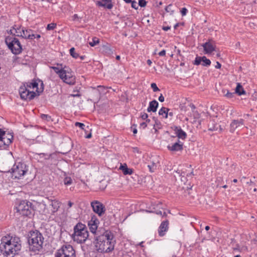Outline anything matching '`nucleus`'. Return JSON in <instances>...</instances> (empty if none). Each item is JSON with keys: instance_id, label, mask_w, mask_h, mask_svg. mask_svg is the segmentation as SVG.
<instances>
[{"instance_id": "1", "label": "nucleus", "mask_w": 257, "mask_h": 257, "mask_svg": "<svg viewBox=\"0 0 257 257\" xmlns=\"http://www.w3.org/2000/svg\"><path fill=\"white\" fill-rule=\"evenodd\" d=\"M1 241L0 250L5 256H13L18 254L21 249V241L19 237L5 236L2 237Z\"/></svg>"}, {"instance_id": "2", "label": "nucleus", "mask_w": 257, "mask_h": 257, "mask_svg": "<svg viewBox=\"0 0 257 257\" xmlns=\"http://www.w3.org/2000/svg\"><path fill=\"white\" fill-rule=\"evenodd\" d=\"M96 240V249L101 253L111 252L116 243L113 234L109 230H106L102 234L98 236Z\"/></svg>"}, {"instance_id": "3", "label": "nucleus", "mask_w": 257, "mask_h": 257, "mask_svg": "<svg viewBox=\"0 0 257 257\" xmlns=\"http://www.w3.org/2000/svg\"><path fill=\"white\" fill-rule=\"evenodd\" d=\"M44 240L43 235L39 230L31 231L28 239L30 250L36 254L41 252L43 248Z\"/></svg>"}, {"instance_id": "4", "label": "nucleus", "mask_w": 257, "mask_h": 257, "mask_svg": "<svg viewBox=\"0 0 257 257\" xmlns=\"http://www.w3.org/2000/svg\"><path fill=\"white\" fill-rule=\"evenodd\" d=\"M88 231L86 225L78 223L74 227V233L72 235L73 240L78 243H84L88 237Z\"/></svg>"}, {"instance_id": "5", "label": "nucleus", "mask_w": 257, "mask_h": 257, "mask_svg": "<svg viewBox=\"0 0 257 257\" xmlns=\"http://www.w3.org/2000/svg\"><path fill=\"white\" fill-rule=\"evenodd\" d=\"M5 42L14 54L18 55L22 52V46L18 39L13 36H8L5 39Z\"/></svg>"}, {"instance_id": "6", "label": "nucleus", "mask_w": 257, "mask_h": 257, "mask_svg": "<svg viewBox=\"0 0 257 257\" xmlns=\"http://www.w3.org/2000/svg\"><path fill=\"white\" fill-rule=\"evenodd\" d=\"M16 209L17 213L25 216L33 215L34 212L32 203L27 200L21 201L16 207Z\"/></svg>"}, {"instance_id": "7", "label": "nucleus", "mask_w": 257, "mask_h": 257, "mask_svg": "<svg viewBox=\"0 0 257 257\" xmlns=\"http://www.w3.org/2000/svg\"><path fill=\"white\" fill-rule=\"evenodd\" d=\"M11 170L12 177L20 179L27 173L28 167L25 163L18 162L14 164Z\"/></svg>"}, {"instance_id": "8", "label": "nucleus", "mask_w": 257, "mask_h": 257, "mask_svg": "<svg viewBox=\"0 0 257 257\" xmlns=\"http://www.w3.org/2000/svg\"><path fill=\"white\" fill-rule=\"evenodd\" d=\"M55 256V257H75V252L71 245H63L57 251Z\"/></svg>"}, {"instance_id": "9", "label": "nucleus", "mask_w": 257, "mask_h": 257, "mask_svg": "<svg viewBox=\"0 0 257 257\" xmlns=\"http://www.w3.org/2000/svg\"><path fill=\"white\" fill-rule=\"evenodd\" d=\"M59 78L65 83L69 85H74L75 83V77L72 74L71 69L67 67Z\"/></svg>"}, {"instance_id": "10", "label": "nucleus", "mask_w": 257, "mask_h": 257, "mask_svg": "<svg viewBox=\"0 0 257 257\" xmlns=\"http://www.w3.org/2000/svg\"><path fill=\"white\" fill-rule=\"evenodd\" d=\"M13 136L10 133H6L5 131H0V147L6 149L12 143Z\"/></svg>"}, {"instance_id": "11", "label": "nucleus", "mask_w": 257, "mask_h": 257, "mask_svg": "<svg viewBox=\"0 0 257 257\" xmlns=\"http://www.w3.org/2000/svg\"><path fill=\"white\" fill-rule=\"evenodd\" d=\"M19 94L20 97L22 99L31 100L33 99L36 95V93L33 91H31L30 89L22 85L19 88Z\"/></svg>"}, {"instance_id": "12", "label": "nucleus", "mask_w": 257, "mask_h": 257, "mask_svg": "<svg viewBox=\"0 0 257 257\" xmlns=\"http://www.w3.org/2000/svg\"><path fill=\"white\" fill-rule=\"evenodd\" d=\"M91 206L93 211L97 213L99 216H102L105 211L104 205L98 201H93L91 203Z\"/></svg>"}, {"instance_id": "13", "label": "nucleus", "mask_w": 257, "mask_h": 257, "mask_svg": "<svg viewBox=\"0 0 257 257\" xmlns=\"http://www.w3.org/2000/svg\"><path fill=\"white\" fill-rule=\"evenodd\" d=\"M205 54H210L215 50L216 48L215 43L212 40H209L208 42L202 45Z\"/></svg>"}, {"instance_id": "14", "label": "nucleus", "mask_w": 257, "mask_h": 257, "mask_svg": "<svg viewBox=\"0 0 257 257\" xmlns=\"http://www.w3.org/2000/svg\"><path fill=\"white\" fill-rule=\"evenodd\" d=\"M244 119H233L230 124V132L233 133L237 129L241 128L244 125Z\"/></svg>"}, {"instance_id": "15", "label": "nucleus", "mask_w": 257, "mask_h": 257, "mask_svg": "<svg viewBox=\"0 0 257 257\" xmlns=\"http://www.w3.org/2000/svg\"><path fill=\"white\" fill-rule=\"evenodd\" d=\"M193 64L195 65H199L201 64L203 66L208 67L210 65L211 61L205 56H197Z\"/></svg>"}, {"instance_id": "16", "label": "nucleus", "mask_w": 257, "mask_h": 257, "mask_svg": "<svg viewBox=\"0 0 257 257\" xmlns=\"http://www.w3.org/2000/svg\"><path fill=\"white\" fill-rule=\"evenodd\" d=\"M22 31L23 34L21 33L20 34H17V36L21 37L23 38L33 40L34 39L35 34H33V31L31 29H25L24 28H22Z\"/></svg>"}, {"instance_id": "17", "label": "nucleus", "mask_w": 257, "mask_h": 257, "mask_svg": "<svg viewBox=\"0 0 257 257\" xmlns=\"http://www.w3.org/2000/svg\"><path fill=\"white\" fill-rule=\"evenodd\" d=\"M98 222V220L95 216H92L91 219L88 221V225L89 226V229L92 233H96Z\"/></svg>"}, {"instance_id": "18", "label": "nucleus", "mask_w": 257, "mask_h": 257, "mask_svg": "<svg viewBox=\"0 0 257 257\" xmlns=\"http://www.w3.org/2000/svg\"><path fill=\"white\" fill-rule=\"evenodd\" d=\"M168 229L169 221L166 220L162 221L158 228L159 235L160 236H163L165 234L166 232L168 231Z\"/></svg>"}, {"instance_id": "19", "label": "nucleus", "mask_w": 257, "mask_h": 257, "mask_svg": "<svg viewBox=\"0 0 257 257\" xmlns=\"http://www.w3.org/2000/svg\"><path fill=\"white\" fill-rule=\"evenodd\" d=\"M112 0H101L98 1L96 2L97 6L99 7H103L107 9L110 10L113 7L112 4Z\"/></svg>"}, {"instance_id": "20", "label": "nucleus", "mask_w": 257, "mask_h": 257, "mask_svg": "<svg viewBox=\"0 0 257 257\" xmlns=\"http://www.w3.org/2000/svg\"><path fill=\"white\" fill-rule=\"evenodd\" d=\"M168 149L171 151H182L183 149V143H181L179 140H178L177 142L173 144L172 146H168Z\"/></svg>"}, {"instance_id": "21", "label": "nucleus", "mask_w": 257, "mask_h": 257, "mask_svg": "<svg viewBox=\"0 0 257 257\" xmlns=\"http://www.w3.org/2000/svg\"><path fill=\"white\" fill-rule=\"evenodd\" d=\"M57 66H50V68L53 69L55 72L60 77V75H61L63 71L66 69L67 66H63L62 64L57 63Z\"/></svg>"}, {"instance_id": "22", "label": "nucleus", "mask_w": 257, "mask_h": 257, "mask_svg": "<svg viewBox=\"0 0 257 257\" xmlns=\"http://www.w3.org/2000/svg\"><path fill=\"white\" fill-rule=\"evenodd\" d=\"M174 131L179 139L184 140L187 137L186 133L183 131L180 126H175Z\"/></svg>"}, {"instance_id": "23", "label": "nucleus", "mask_w": 257, "mask_h": 257, "mask_svg": "<svg viewBox=\"0 0 257 257\" xmlns=\"http://www.w3.org/2000/svg\"><path fill=\"white\" fill-rule=\"evenodd\" d=\"M158 105L159 103L156 100H154L150 102L149 107L147 108L148 112H156L158 107Z\"/></svg>"}, {"instance_id": "24", "label": "nucleus", "mask_w": 257, "mask_h": 257, "mask_svg": "<svg viewBox=\"0 0 257 257\" xmlns=\"http://www.w3.org/2000/svg\"><path fill=\"white\" fill-rule=\"evenodd\" d=\"M50 205L52 206L51 211L52 213L56 212L60 208V202L56 200H51Z\"/></svg>"}, {"instance_id": "25", "label": "nucleus", "mask_w": 257, "mask_h": 257, "mask_svg": "<svg viewBox=\"0 0 257 257\" xmlns=\"http://www.w3.org/2000/svg\"><path fill=\"white\" fill-rule=\"evenodd\" d=\"M101 52L106 56H110L113 54V50L108 45H104L102 46Z\"/></svg>"}, {"instance_id": "26", "label": "nucleus", "mask_w": 257, "mask_h": 257, "mask_svg": "<svg viewBox=\"0 0 257 257\" xmlns=\"http://www.w3.org/2000/svg\"><path fill=\"white\" fill-rule=\"evenodd\" d=\"M119 169L122 171L123 174L125 175H131L133 173V170L127 168V165L125 164H124L123 165L121 164Z\"/></svg>"}, {"instance_id": "27", "label": "nucleus", "mask_w": 257, "mask_h": 257, "mask_svg": "<svg viewBox=\"0 0 257 257\" xmlns=\"http://www.w3.org/2000/svg\"><path fill=\"white\" fill-rule=\"evenodd\" d=\"M55 154H45V153H39L36 154L35 156L37 159L38 158H44L46 160L49 159L50 158H53V156H55Z\"/></svg>"}, {"instance_id": "28", "label": "nucleus", "mask_w": 257, "mask_h": 257, "mask_svg": "<svg viewBox=\"0 0 257 257\" xmlns=\"http://www.w3.org/2000/svg\"><path fill=\"white\" fill-rule=\"evenodd\" d=\"M235 93L237 94L239 96L245 94V91L243 89L240 83H238L237 84V86L235 90Z\"/></svg>"}, {"instance_id": "29", "label": "nucleus", "mask_w": 257, "mask_h": 257, "mask_svg": "<svg viewBox=\"0 0 257 257\" xmlns=\"http://www.w3.org/2000/svg\"><path fill=\"white\" fill-rule=\"evenodd\" d=\"M220 127L217 123H215L214 120H211L208 124V130L209 131H216Z\"/></svg>"}, {"instance_id": "30", "label": "nucleus", "mask_w": 257, "mask_h": 257, "mask_svg": "<svg viewBox=\"0 0 257 257\" xmlns=\"http://www.w3.org/2000/svg\"><path fill=\"white\" fill-rule=\"evenodd\" d=\"M169 111V108L162 107L159 111V114L164 116V117L166 118L168 117V111Z\"/></svg>"}, {"instance_id": "31", "label": "nucleus", "mask_w": 257, "mask_h": 257, "mask_svg": "<svg viewBox=\"0 0 257 257\" xmlns=\"http://www.w3.org/2000/svg\"><path fill=\"white\" fill-rule=\"evenodd\" d=\"M99 43V40L98 38L96 37H94L92 38V41H90L89 42V44L91 47H94L96 44H98Z\"/></svg>"}, {"instance_id": "32", "label": "nucleus", "mask_w": 257, "mask_h": 257, "mask_svg": "<svg viewBox=\"0 0 257 257\" xmlns=\"http://www.w3.org/2000/svg\"><path fill=\"white\" fill-rule=\"evenodd\" d=\"M157 164L155 163L152 162L151 164L148 165V167L149 168L150 171L151 172H154L155 170H156L157 168Z\"/></svg>"}, {"instance_id": "33", "label": "nucleus", "mask_w": 257, "mask_h": 257, "mask_svg": "<svg viewBox=\"0 0 257 257\" xmlns=\"http://www.w3.org/2000/svg\"><path fill=\"white\" fill-rule=\"evenodd\" d=\"M69 52H70V54L71 55V56L74 58H77L79 57V54L75 52V48H71L70 50H69Z\"/></svg>"}, {"instance_id": "34", "label": "nucleus", "mask_w": 257, "mask_h": 257, "mask_svg": "<svg viewBox=\"0 0 257 257\" xmlns=\"http://www.w3.org/2000/svg\"><path fill=\"white\" fill-rule=\"evenodd\" d=\"M72 183V180L70 177H65L64 179V184L65 185H69Z\"/></svg>"}, {"instance_id": "35", "label": "nucleus", "mask_w": 257, "mask_h": 257, "mask_svg": "<svg viewBox=\"0 0 257 257\" xmlns=\"http://www.w3.org/2000/svg\"><path fill=\"white\" fill-rule=\"evenodd\" d=\"M41 117L42 119L46 120L47 121H49L52 120L51 117L48 114H42L41 115Z\"/></svg>"}, {"instance_id": "36", "label": "nucleus", "mask_w": 257, "mask_h": 257, "mask_svg": "<svg viewBox=\"0 0 257 257\" xmlns=\"http://www.w3.org/2000/svg\"><path fill=\"white\" fill-rule=\"evenodd\" d=\"M22 29L21 27H17V26L15 25L14 27H13V30L15 31L16 36H17V34H20L22 33L23 34Z\"/></svg>"}, {"instance_id": "37", "label": "nucleus", "mask_w": 257, "mask_h": 257, "mask_svg": "<svg viewBox=\"0 0 257 257\" xmlns=\"http://www.w3.org/2000/svg\"><path fill=\"white\" fill-rule=\"evenodd\" d=\"M56 27V24L52 23L48 24L47 25L46 29L47 30L50 31V30H54Z\"/></svg>"}, {"instance_id": "38", "label": "nucleus", "mask_w": 257, "mask_h": 257, "mask_svg": "<svg viewBox=\"0 0 257 257\" xmlns=\"http://www.w3.org/2000/svg\"><path fill=\"white\" fill-rule=\"evenodd\" d=\"M235 94V92H229L228 91H227V93L224 94V96L227 98H231L234 96Z\"/></svg>"}, {"instance_id": "39", "label": "nucleus", "mask_w": 257, "mask_h": 257, "mask_svg": "<svg viewBox=\"0 0 257 257\" xmlns=\"http://www.w3.org/2000/svg\"><path fill=\"white\" fill-rule=\"evenodd\" d=\"M172 5H169L168 6H167L165 8V10L167 12H170L171 14H173L174 12V11L172 9Z\"/></svg>"}, {"instance_id": "40", "label": "nucleus", "mask_w": 257, "mask_h": 257, "mask_svg": "<svg viewBox=\"0 0 257 257\" xmlns=\"http://www.w3.org/2000/svg\"><path fill=\"white\" fill-rule=\"evenodd\" d=\"M151 87L153 89L154 92H156L160 90L156 84L155 83H152L151 84Z\"/></svg>"}, {"instance_id": "41", "label": "nucleus", "mask_w": 257, "mask_h": 257, "mask_svg": "<svg viewBox=\"0 0 257 257\" xmlns=\"http://www.w3.org/2000/svg\"><path fill=\"white\" fill-rule=\"evenodd\" d=\"M147 2L145 0H139L138 5L141 7H144L146 5Z\"/></svg>"}, {"instance_id": "42", "label": "nucleus", "mask_w": 257, "mask_h": 257, "mask_svg": "<svg viewBox=\"0 0 257 257\" xmlns=\"http://www.w3.org/2000/svg\"><path fill=\"white\" fill-rule=\"evenodd\" d=\"M81 19V18H79L77 14H74L72 16V20L73 21H78L80 22Z\"/></svg>"}, {"instance_id": "43", "label": "nucleus", "mask_w": 257, "mask_h": 257, "mask_svg": "<svg viewBox=\"0 0 257 257\" xmlns=\"http://www.w3.org/2000/svg\"><path fill=\"white\" fill-rule=\"evenodd\" d=\"M131 3H132V7L136 10H137L138 8V4L137 3L134 1H132Z\"/></svg>"}, {"instance_id": "44", "label": "nucleus", "mask_w": 257, "mask_h": 257, "mask_svg": "<svg viewBox=\"0 0 257 257\" xmlns=\"http://www.w3.org/2000/svg\"><path fill=\"white\" fill-rule=\"evenodd\" d=\"M188 12V10L186 8H183L181 10V13L183 16H185Z\"/></svg>"}, {"instance_id": "45", "label": "nucleus", "mask_w": 257, "mask_h": 257, "mask_svg": "<svg viewBox=\"0 0 257 257\" xmlns=\"http://www.w3.org/2000/svg\"><path fill=\"white\" fill-rule=\"evenodd\" d=\"M30 85H32V89H34L35 88H37V89H38V84L36 81L32 82V83H31Z\"/></svg>"}, {"instance_id": "46", "label": "nucleus", "mask_w": 257, "mask_h": 257, "mask_svg": "<svg viewBox=\"0 0 257 257\" xmlns=\"http://www.w3.org/2000/svg\"><path fill=\"white\" fill-rule=\"evenodd\" d=\"M75 125L76 126L80 127L82 129H84V127L85 126V125L83 123L79 122H76L75 123Z\"/></svg>"}, {"instance_id": "47", "label": "nucleus", "mask_w": 257, "mask_h": 257, "mask_svg": "<svg viewBox=\"0 0 257 257\" xmlns=\"http://www.w3.org/2000/svg\"><path fill=\"white\" fill-rule=\"evenodd\" d=\"M43 83L42 82L41 83V88H40V90H37V92L38 93V95H39L40 93L43 91L44 90V86H43Z\"/></svg>"}, {"instance_id": "48", "label": "nucleus", "mask_w": 257, "mask_h": 257, "mask_svg": "<svg viewBox=\"0 0 257 257\" xmlns=\"http://www.w3.org/2000/svg\"><path fill=\"white\" fill-rule=\"evenodd\" d=\"M31 82H27V83H26L25 84H24L23 85L25 86L27 89H31L32 88V85H30Z\"/></svg>"}, {"instance_id": "49", "label": "nucleus", "mask_w": 257, "mask_h": 257, "mask_svg": "<svg viewBox=\"0 0 257 257\" xmlns=\"http://www.w3.org/2000/svg\"><path fill=\"white\" fill-rule=\"evenodd\" d=\"M76 92V93L72 94L70 95V96L72 97H80L81 96V94L79 93V92L77 91H74V92Z\"/></svg>"}, {"instance_id": "50", "label": "nucleus", "mask_w": 257, "mask_h": 257, "mask_svg": "<svg viewBox=\"0 0 257 257\" xmlns=\"http://www.w3.org/2000/svg\"><path fill=\"white\" fill-rule=\"evenodd\" d=\"M141 117L143 119L145 120L148 118V115L146 113L144 112L141 114Z\"/></svg>"}, {"instance_id": "51", "label": "nucleus", "mask_w": 257, "mask_h": 257, "mask_svg": "<svg viewBox=\"0 0 257 257\" xmlns=\"http://www.w3.org/2000/svg\"><path fill=\"white\" fill-rule=\"evenodd\" d=\"M166 55V51L165 50H162L159 53V55L160 56H164Z\"/></svg>"}, {"instance_id": "52", "label": "nucleus", "mask_w": 257, "mask_h": 257, "mask_svg": "<svg viewBox=\"0 0 257 257\" xmlns=\"http://www.w3.org/2000/svg\"><path fill=\"white\" fill-rule=\"evenodd\" d=\"M147 126L146 122H143L140 124V126L143 129L145 128Z\"/></svg>"}, {"instance_id": "53", "label": "nucleus", "mask_w": 257, "mask_h": 257, "mask_svg": "<svg viewBox=\"0 0 257 257\" xmlns=\"http://www.w3.org/2000/svg\"><path fill=\"white\" fill-rule=\"evenodd\" d=\"M101 254L99 253L94 252L92 254L91 257H101Z\"/></svg>"}, {"instance_id": "54", "label": "nucleus", "mask_w": 257, "mask_h": 257, "mask_svg": "<svg viewBox=\"0 0 257 257\" xmlns=\"http://www.w3.org/2000/svg\"><path fill=\"white\" fill-rule=\"evenodd\" d=\"M159 100L160 102H163L164 101V97L162 94H161L160 96L159 97Z\"/></svg>"}, {"instance_id": "55", "label": "nucleus", "mask_w": 257, "mask_h": 257, "mask_svg": "<svg viewBox=\"0 0 257 257\" xmlns=\"http://www.w3.org/2000/svg\"><path fill=\"white\" fill-rule=\"evenodd\" d=\"M221 64L218 62H216V65H215V67L217 69H219L221 68Z\"/></svg>"}, {"instance_id": "56", "label": "nucleus", "mask_w": 257, "mask_h": 257, "mask_svg": "<svg viewBox=\"0 0 257 257\" xmlns=\"http://www.w3.org/2000/svg\"><path fill=\"white\" fill-rule=\"evenodd\" d=\"M162 29L164 30L165 31H167L170 29V27L169 26H164L162 28Z\"/></svg>"}, {"instance_id": "57", "label": "nucleus", "mask_w": 257, "mask_h": 257, "mask_svg": "<svg viewBox=\"0 0 257 257\" xmlns=\"http://www.w3.org/2000/svg\"><path fill=\"white\" fill-rule=\"evenodd\" d=\"M14 30H13V29L12 30L11 29V30H10V33L11 34H12V35H13V36H13V37H14V36H16V34H15V33H14V32H13V31H14Z\"/></svg>"}, {"instance_id": "58", "label": "nucleus", "mask_w": 257, "mask_h": 257, "mask_svg": "<svg viewBox=\"0 0 257 257\" xmlns=\"http://www.w3.org/2000/svg\"><path fill=\"white\" fill-rule=\"evenodd\" d=\"M73 203H72L71 201H69L68 203V205L69 206V208L71 207L73 205Z\"/></svg>"}, {"instance_id": "59", "label": "nucleus", "mask_w": 257, "mask_h": 257, "mask_svg": "<svg viewBox=\"0 0 257 257\" xmlns=\"http://www.w3.org/2000/svg\"><path fill=\"white\" fill-rule=\"evenodd\" d=\"M156 213L158 215H162V212L160 210L156 211Z\"/></svg>"}, {"instance_id": "60", "label": "nucleus", "mask_w": 257, "mask_h": 257, "mask_svg": "<svg viewBox=\"0 0 257 257\" xmlns=\"http://www.w3.org/2000/svg\"><path fill=\"white\" fill-rule=\"evenodd\" d=\"M147 63L148 65H149V66H151V64H152V62L151 60H150V59H148V60L147 61Z\"/></svg>"}, {"instance_id": "61", "label": "nucleus", "mask_w": 257, "mask_h": 257, "mask_svg": "<svg viewBox=\"0 0 257 257\" xmlns=\"http://www.w3.org/2000/svg\"><path fill=\"white\" fill-rule=\"evenodd\" d=\"M169 115L170 116H173L174 115V113L173 112H169L168 111V116Z\"/></svg>"}, {"instance_id": "62", "label": "nucleus", "mask_w": 257, "mask_h": 257, "mask_svg": "<svg viewBox=\"0 0 257 257\" xmlns=\"http://www.w3.org/2000/svg\"><path fill=\"white\" fill-rule=\"evenodd\" d=\"M41 37V36L39 34H37V35H35V37H34V39L35 38H36V39H39Z\"/></svg>"}, {"instance_id": "63", "label": "nucleus", "mask_w": 257, "mask_h": 257, "mask_svg": "<svg viewBox=\"0 0 257 257\" xmlns=\"http://www.w3.org/2000/svg\"><path fill=\"white\" fill-rule=\"evenodd\" d=\"M179 24H180L179 23H177L176 25H175V26L174 27V29H176L179 26Z\"/></svg>"}, {"instance_id": "64", "label": "nucleus", "mask_w": 257, "mask_h": 257, "mask_svg": "<svg viewBox=\"0 0 257 257\" xmlns=\"http://www.w3.org/2000/svg\"><path fill=\"white\" fill-rule=\"evenodd\" d=\"M133 133L134 134H136L137 133V128H135L134 130H133Z\"/></svg>"}]
</instances>
